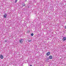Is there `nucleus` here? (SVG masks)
Returning <instances> with one entry per match:
<instances>
[{
    "mask_svg": "<svg viewBox=\"0 0 66 66\" xmlns=\"http://www.w3.org/2000/svg\"><path fill=\"white\" fill-rule=\"evenodd\" d=\"M24 39H20L19 40V42L20 43V44H22V43L24 41Z\"/></svg>",
    "mask_w": 66,
    "mask_h": 66,
    "instance_id": "1",
    "label": "nucleus"
},
{
    "mask_svg": "<svg viewBox=\"0 0 66 66\" xmlns=\"http://www.w3.org/2000/svg\"><path fill=\"white\" fill-rule=\"evenodd\" d=\"M46 55H47V56H49V55H50V52H48L47 53Z\"/></svg>",
    "mask_w": 66,
    "mask_h": 66,
    "instance_id": "2",
    "label": "nucleus"
},
{
    "mask_svg": "<svg viewBox=\"0 0 66 66\" xmlns=\"http://www.w3.org/2000/svg\"><path fill=\"white\" fill-rule=\"evenodd\" d=\"M66 40V37H63V41H65Z\"/></svg>",
    "mask_w": 66,
    "mask_h": 66,
    "instance_id": "3",
    "label": "nucleus"
},
{
    "mask_svg": "<svg viewBox=\"0 0 66 66\" xmlns=\"http://www.w3.org/2000/svg\"><path fill=\"white\" fill-rule=\"evenodd\" d=\"M0 57L1 59H3V56H2V55H0Z\"/></svg>",
    "mask_w": 66,
    "mask_h": 66,
    "instance_id": "4",
    "label": "nucleus"
},
{
    "mask_svg": "<svg viewBox=\"0 0 66 66\" xmlns=\"http://www.w3.org/2000/svg\"><path fill=\"white\" fill-rule=\"evenodd\" d=\"M6 16H7L6 14V13L4 15V18H6Z\"/></svg>",
    "mask_w": 66,
    "mask_h": 66,
    "instance_id": "5",
    "label": "nucleus"
},
{
    "mask_svg": "<svg viewBox=\"0 0 66 66\" xmlns=\"http://www.w3.org/2000/svg\"><path fill=\"white\" fill-rule=\"evenodd\" d=\"M49 59H52V56L51 55H50L49 56Z\"/></svg>",
    "mask_w": 66,
    "mask_h": 66,
    "instance_id": "6",
    "label": "nucleus"
},
{
    "mask_svg": "<svg viewBox=\"0 0 66 66\" xmlns=\"http://www.w3.org/2000/svg\"><path fill=\"white\" fill-rule=\"evenodd\" d=\"M34 35V34L33 33H32L31 34V36H33Z\"/></svg>",
    "mask_w": 66,
    "mask_h": 66,
    "instance_id": "7",
    "label": "nucleus"
},
{
    "mask_svg": "<svg viewBox=\"0 0 66 66\" xmlns=\"http://www.w3.org/2000/svg\"><path fill=\"white\" fill-rule=\"evenodd\" d=\"M17 1V0H15V3H16Z\"/></svg>",
    "mask_w": 66,
    "mask_h": 66,
    "instance_id": "8",
    "label": "nucleus"
},
{
    "mask_svg": "<svg viewBox=\"0 0 66 66\" xmlns=\"http://www.w3.org/2000/svg\"><path fill=\"white\" fill-rule=\"evenodd\" d=\"M24 5V3H22V5H23H23Z\"/></svg>",
    "mask_w": 66,
    "mask_h": 66,
    "instance_id": "9",
    "label": "nucleus"
},
{
    "mask_svg": "<svg viewBox=\"0 0 66 66\" xmlns=\"http://www.w3.org/2000/svg\"><path fill=\"white\" fill-rule=\"evenodd\" d=\"M4 42H7V40H4Z\"/></svg>",
    "mask_w": 66,
    "mask_h": 66,
    "instance_id": "10",
    "label": "nucleus"
},
{
    "mask_svg": "<svg viewBox=\"0 0 66 66\" xmlns=\"http://www.w3.org/2000/svg\"><path fill=\"white\" fill-rule=\"evenodd\" d=\"M31 40H28L29 42H31Z\"/></svg>",
    "mask_w": 66,
    "mask_h": 66,
    "instance_id": "11",
    "label": "nucleus"
},
{
    "mask_svg": "<svg viewBox=\"0 0 66 66\" xmlns=\"http://www.w3.org/2000/svg\"><path fill=\"white\" fill-rule=\"evenodd\" d=\"M26 6V5H25V4H24V5H23V6Z\"/></svg>",
    "mask_w": 66,
    "mask_h": 66,
    "instance_id": "12",
    "label": "nucleus"
},
{
    "mask_svg": "<svg viewBox=\"0 0 66 66\" xmlns=\"http://www.w3.org/2000/svg\"><path fill=\"white\" fill-rule=\"evenodd\" d=\"M23 11H24V9H23Z\"/></svg>",
    "mask_w": 66,
    "mask_h": 66,
    "instance_id": "13",
    "label": "nucleus"
},
{
    "mask_svg": "<svg viewBox=\"0 0 66 66\" xmlns=\"http://www.w3.org/2000/svg\"><path fill=\"white\" fill-rule=\"evenodd\" d=\"M30 66H32V65H30Z\"/></svg>",
    "mask_w": 66,
    "mask_h": 66,
    "instance_id": "14",
    "label": "nucleus"
},
{
    "mask_svg": "<svg viewBox=\"0 0 66 66\" xmlns=\"http://www.w3.org/2000/svg\"><path fill=\"white\" fill-rule=\"evenodd\" d=\"M27 1V0H25V2H26V1Z\"/></svg>",
    "mask_w": 66,
    "mask_h": 66,
    "instance_id": "15",
    "label": "nucleus"
},
{
    "mask_svg": "<svg viewBox=\"0 0 66 66\" xmlns=\"http://www.w3.org/2000/svg\"><path fill=\"white\" fill-rule=\"evenodd\" d=\"M65 29H66V26L65 27Z\"/></svg>",
    "mask_w": 66,
    "mask_h": 66,
    "instance_id": "16",
    "label": "nucleus"
},
{
    "mask_svg": "<svg viewBox=\"0 0 66 66\" xmlns=\"http://www.w3.org/2000/svg\"><path fill=\"white\" fill-rule=\"evenodd\" d=\"M65 13H66V11H65Z\"/></svg>",
    "mask_w": 66,
    "mask_h": 66,
    "instance_id": "17",
    "label": "nucleus"
},
{
    "mask_svg": "<svg viewBox=\"0 0 66 66\" xmlns=\"http://www.w3.org/2000/svg\"><path fill=\"white\" fill-rule=\"evenodd\" d=\"M29 6H28V8H29Z\"/></svg>",
    "mask_w": 66,
    "mask_h": 66,
    "instance_id": "18",
    "label": "nucleus"
}]
</instances>
